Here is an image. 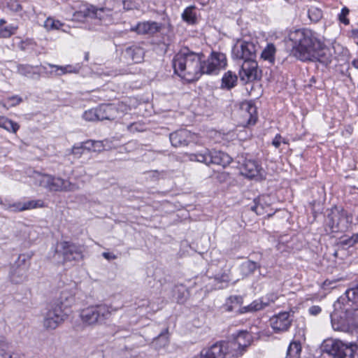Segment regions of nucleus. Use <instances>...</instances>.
Instances as JSON below:
<instances>
[{"label":"nucleus","instance_id":"f257e3e1","mask_svg":"<svg viewBox=\"0 0 358 358\" xmlns=\"http://www.w3.org/2000/svg\"><path fill=\"white\" fill-rule=\"evenodd\" d=\"M291 55L302 62H318L324 66L332 61L330 49L318 38L316 32L303 28L290 31Z\"/></svg>","mask_w":358,"mask_h":358},{"label":"nucleus","instance_id":"f03ea898","mask_svg":"<svg viewBox=\"0 0 358 358\" xmlns=\"http://www.w3.org/2000/svg\"><path fill=\"white\" fill-rule=\"evenodd\" d=\"M204 55L189 50L187 48L182 49L172 60L174 73L189 83L197 80L204 71Z\"/></svg>","mask_w":358,"mask_h":358},{"label":"nucleus","instance_id":"7ed1b4c3","mask_svg":"<svg viewBox=\"0 0 358 358\" xmlns=\"http://www.w3.org/2000/svg\"><path fill=\"white\" fill-rule=\"evenodd\" d=\"M341 309L336 308L331 314L333 329L336 331L350 332L358 328V310H352L345 304Z\"/></svg>","mask_w":358,"mask_h":358},{"label":"nucleus","instance_id":"20e7f679","mask_svg":"<svg viewBox=\"0 0 358 358\" xmlns=\"http://www.w3.org/2000/svg\"><path fill=\"white\" fill-rule=\"evenodd\" d=\"M322 351L333 358H353L358 351L356 344H346L340 340L327 339L322 345Z\"/></svg>","mask_w":358,"mask_h":358},{"label":"nucleus","instance_id":"39448f33","mask_svg":"<svg viewBox=\"0 0 358 358\" xmlns=\"http://www.w3.org/2000/svg\"><path fill=\"white\" fill-rule=\"evenodd\" d=\"M258 50L259 45L256 39H238L232 48V57L243 60V62L256 61Z\"/></svg>","mask_w":358,"mask_h":358},{"label":"nucleus","instance_id":"423d86ee","mask_svg":"<svg viewBox=\"0 0 358 358\" xmlns=\"http://www.w3.org/2000/svg\"><path fill=\"white\" fill-rule=\"evenodd\" d=\"M36 185L50 192H73L78 189L77 185L69 180L48 174H39L36 178Z\"/></svg>","mask_w":358,"mask_h":358},{"label":"nucleus","instance_id":"0eeeda50","mask_svg":"<svg viewBox=\"0 0 358 358\" xmlns=\"http://www.w3.org/2000/svg\"><path fill=\"white\" fill-rule=\"evenodd\" d=\"M189 156L190 160L202 162L206 165L217 164L225 166L232 161L231 157L225 152L217 150L210 151L207 149L199 153L189 154Z\"/></svg>","mask_w":358,"mask_h":358},{"label":"nucleus","instance_id":"6e6552de","mask_svg":"<svg viewBox=\"0 0 358 358\" xmlns=\"http://www.w3.org/2000/svg\"><path fill=\"white\" fill-rule=\"evenodd\" d=\"M252 336L247 332H240L234 341L230 342L221 341L215 345H222L224 350V358L227 353H231L232 356L238 357L243 355L246 348L250 345Z\"/></svg>","mask_w":358,"mask_h":358},{"label":"nucleus","instance_id":"1a4fd4ad","mask_svg":"<svg viewBox=\"0 0 358 358\" xmlns=\"http://www.w3.org/2000/svg\"><path fill=\"white\" fill-rule=\"evenodd\" d=\"M30 256L25 254L19 255L10 271V278L13 282L18 284L27 278V273L30 266Z\"/></svg>","mask_w":358,"mask_h":358},{"label":"nucleus","instance_id":"9d476101","mask_svg":"<svg viewBox=\"0 0 358 358\" xmlns=\"http://www.w3.org/2000/svg\"><path fill=\"white\" fill-rule=\"evenodd\" d=\"M66 317L62 306L58 303L52 304L48 309L44 320L43 326L46 329H56Z\"/></svg>","mask_w":358,"mask_h":358},{"label":"nucleus","instance_id":"9b49d317","mask_svg":"<svg viewBox=\"0 0 358 358\" xmlns=\"http://www.w3.org/2000/svg\"><path fill=\"white\" fill-rule=\"evenodd\" d=\"M239 77L244 83L260 80L262 71L258 68L257 61L243 62L239 71Z\"/></svg>","mask_w":358,"mask_h":358},{"label":"nucleus","instance_id":"f8f14e48","mask_svg":"<svg viewBox=\"0 0 358 358\" xmlns=\"http://www.w3.org/2000/svg\"><path fill=\"white\" fill-rule=\"evenodd\" d=\"M204 71L212 74L227 65L226 55L222 52H213L207 61L203 60Z\"/></svg>","mask_w":358,"mask_h":358},{"label":"nucleus","instance_id":"ddd939ff","mask_svg":"<svg viewBox=\"0 0 358 358\" xmlns=\"http://www.w3.org/2000/svg\"><path fill=\"white\" fill-rule=\"evenodd\" d=\"M61 251L64 261L80 260L83 257V250L81 246L76 245L67 241L61 243Z\"/></svg>","mask_w":358,"mask_h":358},{"label":"nucleus","instance_id":"4468645a","mask_svg":"<svg viewBox=\"0 0 358 358\" xmlns=\"http://www.w3.org/2000/svg\"><path fill=\"white\" fill-rule=\"evenodd\" d=\"M288 312H282L273 315L271 319V326L275 333L287 331L291 324L292 320Z\"/></svg>","mask_w":358,"mask_h":358},{"label":"nucleus","instance_id":"2eb2a0df","mask_svg":"<svg viewBox=\"0 0 358 358\" xmlns=\"http://www.w3.org/2000/svg\"><path fill=\"white\" fill-rule=\"evenodd\" d=\"M162 24L156 22H143L138 23L131 28V31H136L138 34H147L152 36L161 31Z\"/></svg>","mask_w":358,"mask_h":358},{"label":"nucleus","instance_id":"dca6fc26","mask_svg":"<svg viewBox=\"0 0 358 358\" xmlns=\"http://www.w3.org/2000/svg\"><path fill=\"white\" fill-rule=\"evenodd\" d=\"M171 145L174 147L187 145L193 140V135L187 129H180L170 134Z\"/></svg>","mask_w":358,"mask_h":358},{"label":"nucleus","instance_id":"f3484780","mask_svg":"<svg viewBox=\"0 0 358 358\" xmlns=\"http://www.w3.org/2000/svg\"><path fill=\"white\" fill-rule=\"evenodd\" d=\"M119 112L114 104H104L96 109L94 115L98 120H113L118 116Z\"/></svg>","mask_w":358,"mask_h":358},{"label":"nucleus","instance_id":"a211bd4d","mask_svg":"<svg viewBox=\"0 0 358 358\" xmlns=\"http://www.w3.org/2000/svg\"><path fill=\"white\" fill-rule=\"evenodd\" d=\"M262 167L253 159H245L241 167V174L248 178L258 177Z\"/></svg>","mask_w":358,"mask_h":358},{"label":"nucleus","instance_id":"6ab92c4d","mask_svg":"<svg viewBox=\"0 0 358 358\" xmlns=\"http://www.w3.org/2000/svg\"><path fill=\"white\" fill-rule=\"evenodd\" d=\"M341 215L338 212H331L325 220V231L327 233H334L340 230L339 220Z\"/></svg>","mask_w":358,"mask_h":358},{"label":"nucleus","instance_id":"aec40b11","mask_svg":"<svg viewBox=\"0 0 358 358\" xmlns=\"http://www.w3.org/2000/svg\"><path fill=\"white\" fill-rule=\"evenodd\" d=\"M90 325V308L88 307L80 310L74 321V329L81 331Z\"/></svg>","mask_w":358,"mask_h":358},{"label":"nucleus","instance_id":"412c9836","mask_svg":"<svg viewBox=\"0 0 358 358\" xmlns=\"http://www.w3.org/2000/svg\"><path fill=\"white\" fill-rule=\"evenodd\" d=\"M112 10L107 8H96L91 5V18L94 17L101 22H107L111 20Z\"/></svg>","mask_w":358,"mask_h":358},{"label":"nucleus","instance_id":"4be33fe9","mask_svg":"<svg viewBox=\"0 0 358 358\" xmlns=\"http://www.w3.org/2000/svg\"><path fill=\"white\" fill-rule=\"evenodd\" d=\"M17 72L24 76L32 79H39L41 76L38 66H34L29 64H18Z\"/></svg>","mask_w":358,"mask_h":358},{"label":"nucleus","instance_id":"5701e85b","mask_svg":"<svg viewBox=\"0 0 358 358\" xmlns=\"http://www.w3.org/2000/svg\"><path fill=\"white\" fill-rule=\"evenodd\" d=\"M347 302L345 306L358 310V283L345 291Z\"/></svg>","mask_w":358,"mask_h":358},{"label":"nucleus","instance_id":"b1692460","mask_svg":"<svg viewBox=\"0 0 358 358\" xmlns=\"http://www.w3.org/2000/svg\"><path fill=\"white\" fill-rule=\"evenodd\" d=\"M125 55L134 63H140L143 59L144 50L139 46L133 45L125 50Z\"/></svg>","mask_w":358,"mask_h":358},{"label":"nucleus","instance_id":"393cba45","mask_svg":"<svg viewBox=\"0 0 358 358\" xmlns=\"http://www.w3.org/2000/svg\"><path fill=\"white\" fill-rule=\"evenodd\" d=\"M108 314L109 311L106 306L100 305L91 307V323L103 320Z\"/></svg>","mask_w":358,"mask_h":358},{"label":"nucleus","instance_id":"a878e982","mask_svg":"<svg viewBox=\"0 0 358 358\" xmlns=\"http://www.w3.org/2000/svg\"><path fill=\"white\" fill-rule=\"evenodd\" d=\"M223 346L213 345L210 348L201 352V358H224Z\"/></svg>","mask_w":358,"mask_h":358},{"label":"nucleus","instance_id":"bb28decb","mask_svg":"<svg viewBox=\"0 0 358 358\" xmlns=\"http://www.w3.org/2000/svg\"><path fill=\"white\" fill-rule=\"evenodd\" d=\"M238 77L236 74L231 71H228L222 76L221 88L229 90L236 85Z\"/></svg>","mask_w":358,"mask_h":358},{"label":"nucleus","instance_id":"cd10ccee","mask_svg":"<svg viewBox=\"0 0 358 358\" xmlns=\"http://www.w3.org/2000/svg\"><path fill=\"white\" fill-rule=\"evenodd\" d=\"M268 306H269V302H266L263 300H256L247 306L241 307L238 312L239 313H245L247 312H255L257 310H260Z\"/></svg>","mask_w":358,"mask_h":358},{"label":"nucleus","instance_id":"c85d7f7f","mask_svg":"<svg viewBox=\"0 0 358 358\" xmlns=\"http://www.w3.org/2000/svg\"><path fill=\"white\" fill-rule=\"evenodd\" d=\"M168 333L169 330L168 329H166L153 340L152 345L155 349L159 350L169 344V338L168 336Z\"/></svg>","mask_w":358,"mask_h":358},{"label":"nucleus","instance_id":"c756f323","mask_svg":"<svg viewBox=\"0 0 358 358\" xmlns=\"http://www.w3.org/2000/svg\"><path fill=\"white\" fill-rule=\"evenodd\" d=\"M260 266L255 262L247 260L241 266V270L243 277H247L252 274L256 269L259 268Z\"/></svg>","mask_w":358,"mask_h":358},{"label":"nucleus","instance_id":"7c9ffc66","mask_svg":"<svg viewBox=\"0 0 358 358\" xmlns=\"http://www.w3.org/2000/svg\"><path fill=\"white\" fill-rule=\"evenodd\" d=\"M194 6L187 7L182 14V20L189 24H195L197 22Z\"/></svg>","mask_w":358,"mask_h":358},{"label":"nucleus","instance_id":"2f4dec72","mask_svg":"<svg viewBox=\"0 0 358 358\" xmlns=\"http://www.w3.org/2000/svg\"><path fill=\"white\" fill-rule=\"evenodd\" d=\"M0 127L3 128L8 131L16 133L19 129L20 126L17 122H15L7 117L0 116Z\"/></svg>","mask_w":358,"mask_h":358},{"label":"nucleus","instance_id":"473e14b6","mask_svg":"<svg viewBox=\"0 0 358 358\" xmlns=\"http://www.w3.org/2000/svg\"><path fill=\"white\" fill-rule=\"evenodd\" d=\"M301 352V345L300 342L293 341L289 344L287 348L286 358H299Z\"/></svg>","mask_w":358,"mask_h":358},{"label":"nucleus","instance_id":"72a5a7b5","mask_svg":"<svg viewBox=\"0 0 358 358\" xmlns=\"http://www.w3.org/2000/svg\"><path fill=\"white\" fill-rule=\"evenodd\" d=\"M275 51V45L273 43H269L262 52L261 57L264 60H268L271 63H273Z\"/></svg>","mask_w":358,"mask_h":358},{"label":"nucleus","instance_id":"f704fd0d","mask_svg":"<svg viewBox=\"0 0 358 358\" xmlns=\"http://www.w3.org/2000/svg\"><path fill=\"white\" fill-rule=\"evenodd\" d=\"M11 347V342L7 338L0 334V357L1 358L6 357V352Z\"/></svg>","mask_w":358,"mask_h":358},{"label":"nucleus","instance_id":"c9c22d12","mask_svg":"<svg viewBox=\"0 0 358 358\" xmlns=\"http://www.w3.org/2000/svg\"><path fill=\"white\" fill-rule=\"evenodd\" d=\"M45 206L44 202L41 199L31 200L22 203V210H27L37 208H43Z\"/></svg>","mask_w":358,"mask_h":358},{"label":"nucleus","instance_id":"e433bc0d","mask_svg":"<svg viewBox=\"0 0 358 358\" xmlns=\"http://www.w3.org/2000/svg\"><path fill=\"white\" fill-rule=\"evenodd\" d=\"M79 9L74 13V17L80 21L85 19L90 13V8L87 5H82Z\"/></svg>","mask_w":358,"mask_h":358},{"label":"nucleus","instance_id":"4c0bfd02","mask_svg":"<svg viewBox=\"0 0 358 358\" xmlns=\"http://www.w3.org/2000/svg\"><path fill=\"white\" fill-rule=\"evenodd\" d=\"M63 25L60 21L51 17H48L44 22V27L48 30L59 29Z\"/></svg>","mask_w":358,"mask_h":358},{"label":"nucleus","instance_id":"58836bf2","mask_svg":"<svg viewBox=\"0 0 358 358\" xmlns=\"http://www.w3.org/2000/svg\"><path fill=\"white\" fill-rule=\"evenodd\" d=\"M92 147L94 152H101L106 149V148H109V142L107 140L105 141H91Z\"/></svg>","mask_w":358,"mask_h":358},{"label":"nucleus","instance_id":"ea45409f","mask_svg":"<svg viewBox=\"0 0 358 358\" xmlns=\"http://www.w3.org/2000/svg\"><path fill=\"white\" fill-rule=\"evenodd\" d=\"M308 13L310 20L313 22L319 21L322 17V10L315 7H311L310 8H309Z\"/></svg>","mask_w":358,"mask_h":358},{"label":"nucleus","instance_id":"a19ab883","mask_svg":"<svg viewBox=\"0 0 358 358\" xmlns=\"http://www.w3.org/2000/svg\"><path fill=\"white\" fill-rule=\"evenodd\" d=\"M73 297L71 294H70L67 291H62L59 297V303L60 306H68L70 305L71 302L73 301Z\"/></svg>","mask_w":358,"mask_h":358},{"label":"nucleus","instance_id":"79ce46f5","mask_svg":"<svg viewBox=\"0 0 358 358\" xmlns=\"http://www.w3.org/2000/svg\"><path fill=\"white\" fill-rule=\"evenodd\" d=\"M3 208L6 210H9L14 213L23 211L22 210V202H16L13 203H3Z\"/></svg>","mask_w":358,"mask_h":358},{"label":"nucleus","instance_id":"37998d69","mask_svg":"<svg viewBox=\"0 0 358 358\" xmlns=\"http://www.w3.org/2000/svg\"><path fill=\"white\" fill-rule=\"evenodd\" d=\"M17 27L13 26H8L4 28L0 29V37L1 38H8L15 34V31Z\"/></svg>","mask_w":358,"mask_h":358},{"label":"nucleus","instance_id":"c03bdc74","mask_svg":"<svg viewBox=\"0 0 358 358\" xmlns=\"http://www.w3.org/2000/svg\"><path fill=\"white\" fill-rule=\"evenodd\" d=\"M230 269L224 271L220 275H217L215 277V280L217 282H225L228 283L231 280V278H230Z\"/></svg>","mask_w":358,"mask_h":358},{"label":"nucleus","instance_id":"a18cd8bd","mask_svg":"<svg viewBox=\"0 0 358 358\" xmlns=\"http://www.w3.org/2000/svg\"><path fill=\"white\" fill-rule=\"evenodd\" d=\"M341 280L338 278H334L333 280L327 279L322 285V287L324 289H331L336 288L337 283Z\"/></svg>","mask_w":358,"mask_h":358},{"label":"nucleus","instance_id":"49530a36","mask_svg":"<svg viewBox=\"0 0 358 358\" xmlns=\"http://www.w3.org/2000/svg\"><path fill=\"white\" fill-rule=\"evenodd\" d=\"M349 13L350 10L347 7H343L338 15L339 21L345 25H348L350 23L349 20L347 18V15L349 14Z\"/></svg>","mask_w":358,"mask_h":358},{"label":"nucleus","instance_id":"de8ad7c7","mask_svg":"<svg viewBox=\"0 0 358 358\" xmlns=\"http://www.w3.org/2000/svg\"><path fill=\"white\" fill-rule=\"evenodd\" d=\"M7 6L10 10L14 12H20L22 9V6L17 0H9Z\"/></svg>","mask_w":358,"mask_h":358},{"label":"nucleus","instance_id":"09e8293b","mask_svg":"<svg viewBox=\"0 0 358 358\" xmlns=\"http://www.w3.org/2000/svg\"><path fill=\"white\" fill-rule=\"evenodd\" d=\"M22 101V99L18 96H13L6 99L10 106H15Z\"/></svg>","mask_w":358,"mask_h":358},{"label":"nucleus","instance_id":"8fccbe9b","mask_svg":"<svg viewBox=\"0 0 358 358\" xmlns=\"http://www.w3.org/2000/svg\"><path fill=\"white\" fill-rule=\"evenodd\" d=\"M256 108L252 105H248V113L250 115V118L248 120V124H254L257 121V116L253 115L252 113H255Z\"/></svg>","mask_w":358,"mask_h":358},{"label":"nucleus","instance_id":"3c124183","mask_svg":"<svg viewBox=\"0 0 358 358\" xmlns=\"http://www.w3.org/2000/svg\"><path fill=\"white\" fill-rule=\"evenodd\" d=\"M228 302L231 303L233 306H238L241 305L243 302V298L240 296H231L228 299Z\"/></svg>","mask_w":358,"mask_h":358},{"label":"nucleus","instance_id":"603ef678","mask_svg":"<svg viewBox=\"0 0 358 358\" xmlns=\"http://www.w3.org/2000/svg\"><path fill=\"white\" fill-rule=\"evenodd\" d=\"M49 66L52 68H55L57 71H55L56 76H62L66 74V70L64 69V66H58L49 64Z\"/></svg>","mask_w":358,"mask_h":358},{"label":"nucleus","instance_id":"864d4df0","mask_svg":"<svg viewBox=\"0 0 358 358\" xmlns=\"http://www.w3.org/2000/svg\"><path fill=\"white\" fill-rule=\"evenodd\" d=\"M358 238V235H355L352 236L350 238L345 239L343 241V244L348 245L349 246H352L355 243H357Z\"/></svg>","mask_w":358,"mask_h":358},{"label":"nucleus","instance_id":"5fc2aeb1","mask_svg":"<svg viewBox=\"0 0 358 358\" xmlns=\"http://www.w3.org/2000/svg\"><path fill=\"white\" fill-rule=\"evenodd\" d=\"M24 355L20 352H9L8 351L6 352V357L3 358H22Z\"/></svg>","mask_w":358,"mask_h":358},{"label":"nucleus","instance_id":"6e6d98bb","mask_svg":"<svg viewBox=\"0 0 358 358\" xmlns=\"http://www.w3.org/2000/svg\"><path fill=\"white\" fill-rule=\"evenodd\" d=\"M251 209L255 211L257 215H262L264 208L262 204L257 203L254 206L251 208Z\"/></svg>","mask_w":358,"mask_h":358},{"label":"nucleus","instance_id":"4d7b16f0","mask_svg":"<svg viewBox=\"0 0 358 358\" xmlns=\"http://www.w3.org/2000/svg\"><path fill=\"white\" fill-rule=\"evenodd\" d=\"M321 310V308L318 306H313L309 308V313L312 315H318Z\"/></svg>","mask_w":358,"mask_h":358},{"label":"nucleus","instance_id":"13d9d810","mask_svg":"<svg viewBox=\"0 0 358 358\" xmlns=\"http://www.w3.org/2000/svg\"><path fill=\"white\" fill-rule=\"evenodd\" d=\"M282 142V136L280 134H277L272 141V144L276 148H278Z\"/></svg>","mask_w":358,"mask_h":358},{"label":"nucleus","instance_id":"bf43d9fd","mask_svg":"<svg viewBox=\"0 0 358 358\" xmlns=\"http://www.w3.org/2000/svg\"><path fill=\"white\" fill-rule=\"evenodd\" d=\"M83 151H84V148H83V146H80V147L73 146L72 148V153L75 155H81Z\"/></svg>","mask_w":358,"mask_h":358},{"label":"nucleus","instance_id":"052dcab7","mask_svg":"<svg viewBox=\"0 0 358 358\" xmlns=\"http://www.w3.org/2000/svg\"><path fill=\"white\" fill-rule=\"evenodd\" d=\"M102 255L105 259H106L108 260H113V259H117V256L111 252H105L102 254Z\"/></svg>","mask_w":358,"mask_h":358},{"label":"nucleus","instance_id":"680f3d73","mask_svg":"<svg viewBox=\"0 0 358 358\" xmlns=\"http://www.w3.org/2000/svg\"><path fill=\"white\" fill-rule=\"evenodd\" d=\"M64 69L66 70V73H76L77 70L75 67L72 66L71 65H66L64 66Z\"/></svg>","mask_w":358,"mask_h":358},{"label":"nucleus","instance_id":"e2e57ef3","mask_svg":"<svg viewBox=\"0 0 358 358\" xmlns=\"http://www.w3.org/2000/svg\"><path fill=\"white\" fill-rule=\"evenodd\" d=\"M352 38L357 45H358V30L352 31Z\"/></svg>","mask_w":358,"mask_h":358},{"label":"nucleus","instance_id":"0e129e2a","mask_svg":"<svg viewBox=\"0 0 358 358\" xmlns=\"http://www.w3.org/2000/svg\"><path fill=\"white\" fill-rule=\"evenodd\" d=\"M226 310L231 312L234 310V306L231 303H229V302H227L226 305Z\"/></svg>","mask_w":358,"mask_h":358},{"label":"nucleus","instance_id":"69168bd1","mask_svg":"<svg viewBox=\"0 0 358 358\" xmlns=\"http://www.w3.org/2000/svg\"><path fill=\"white\" fill-rule=\"evenodd\" d=\"M277 296L275 295V294H271V297L268 298V301L266 302H269V303L271 302L273 303L276 299H277Z\"/></svg>","mask_w":358,"mask_h":358},{"label":"nucleus","instance_id":"338daca9","mask_svg":"<svg viewBox=\"0 0 358 358\" xmlns=\"http://www.w3.org/2000/svg\"><path fill=\"white\" fill-rule=\"evenodd\" d=\"M352 64L355 68L358 69V59L353 60Z\"/></svg>","mask_w":358,"mask_h":358},{"label":"nucleus","instance_id":"774afa93","mask_svg":"<svg viewBox=\"0 0 358 358\" xmlns=\"http://www.w3.org/2000/svg\"><path fill=\"white\" fill-rule=\"evenodd\" d=\"M134 126H135L134 124H131L130 125L128 126V129L129 130L132 131L134 129Z\"/></svg>","mask_w":358,"mask_h":358}]
</instances>
